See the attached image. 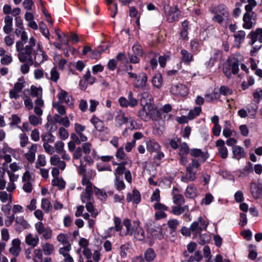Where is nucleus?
<instances>
[{
	"instance_id": "18",
	"label": "nucleus",
	"mask_w": 262,
	"mask_h": 262,
	"mask_svg": "<svg viewBox=\"0 0 262 262\" xmlns=\"http://www.w3.org/2000/svg\"><path fill=\"white\" fill-rule=\"evenodd\" d=\"M173 203L177 205H183L185 203V201L183 195L180 193V190L174 187L171 192Z\"/></svg>"
},
{
	"instance_id": "31",
	"label": "nucleus",
	"mask_w": 262,
	"mask_h": 262,
	"mask_svg": "<svg viewBox=\"0 0 262 262\" xmlns=\"http://www.w3.org/2000/svg\"><path fill=\"white\" fill-rule=\"evenodd\" d=\"M184 194L186 198L193 199L197 196L198 190L194 185L190 184L186 188Z\"/></svg>"
},
{
	"instance_id": "5",
	"label": "nucleus",
	"mask_w": 262,
	"mask_h": 262,
	"mask_svg": "<svg viewBox=\"0 0 262 262\" xmlns=\"http://www.w3.org/2000/svg\"><path fill=\"white\" fill-rule=\"evenodd\" d=\"M129 78L133 79L134 86L139 89H144L147 84V76L146 73L141 72L139 74L127 71Z\"/></svg>"
},
{
	"instance_id": "61",
	"label": "nucleus",
	"mask_w": 262,
	"mask_h": 262,
	"mask_svg": "<svg viewBox=\"0 0 262 262\" xmlns=\"http://www.w3.org/2000/svg\"><path fill=\"white\" fill-rule=\"evenodd\" d=\"M54 60L55 62L57 63L59 69L61 70L64 69V66L67 62V60L64 58L59 59V57L57 55L54 56Z\"/></svg>"
},
{
	"instance_id": "50",
	"label": "nucleus",
	"mask_w": 262,
	"mask_h": 262,
	"mask_svg": "<svg viewBox=\"0 0 262 262\" xmlns=\"http://www.w3.org/2000/svg\"><path fill=\"white\" fill-rule=\"evenodd\" d=\"M52 184L53 186H57L59 189H62L65 187L66 183L62 178H56L52 180Z\"/></svg>"
},
{
	"instance_id": "48",
	"label": "nucleus",
	"mask_w": 262,
	"mask_h": 262,
	"mask_svg": "<svg viewBox=\"0 0 262 262\" xmlns=\"http://www.w3.org/2000/svg\"><path fill=\"white\" fill-rule=\"evenodd\" d=\"M152 83L157 88H160L162 84V77L160 74L157 73L155 75L152 79Z\"/></svg>"
},
{
	"instance_id": "49",
	"label": "nucleus",
	"mask_w": 262,
	"mask_h": 262,
	"mask_svg": "<svg viewBox=\"0 0 262 262\" xmlns=\"http://www.w3.org/2000/svg\"><path fill=\"white\" fill-rule=\"evenodd\" d=\"M114 186L115 188L118 191L124 190L125 188L124 182L122 180L120 179L119 176L115 177Z\"/></svg>"
},
{
	"instance_id": "7",
	"label": "nucleus",
	"mask_w": 262,
	"mask_h": 262,
	"mask_svg": "<svg viewBox=\"0 0 262 262\" xmlns=\"http://www.w3.org/2000/svg\"><path fill=\"white\" fill-rule=\"evenodd\" d=\"M167 20L169 23L177 20L180 15V12L176 6H165L164 7Z\"/></svg>"
},
{
	"instance_id": "30",
	"label": "nucleus",
	"mask_w": 262,
	"mask_h": 262,
	"mask_svg": "<svg viewBox=\"0 0 262 262\" xmlns=\"http://www.w3.org/2000/svg\"><path fill=\"white\" fill-rule=\"evenodd\" d=\"M4 32L7 34H9L13 31V18L9 15L6 16L4 19Z\"/></svg>"
},
{
	"instance_id": "29",
	"label": "nucleus",
	"mask_w": 262,
	"mask_h": 262,
	"mask_svg": "<svg viewBox=\"0 0 262 262\" xmlns=\"http://www.w3.org/2000/svg\"><path fill=\"white\" fill-rule=\"evenodd\" d=\"M15 225L17 227L20 228L21 229H27L31 226L23 216H18L16 217Z\"/></svg>"
},
{
	"instance_id": "27",
	"label": "nucleus",
	"mask_w": 262,
	"mask_h": 262,
	"mask_svg": "<svg viewBox=\"0 0 262 262\" xmlns=\"http://www.w3.org/2000/svg\"><path fill=\"white\" fill-rule=\"evenodd\" d=\"M146 145L147 151L150 152L158 151L161 149V146L159 143L153 139L147 140Z\"/></svg>"
},
{
	"instance_id": "35",
	"label": "nucleus",
	"mask_w": 262,
	"mask_h": 262,
	"mask_svg": "<svg viewBox=\"0 0 262 262\" xmlns=\"http://www.w3.org/2000/svg\"><path fill=\"white\" fill-rule=\"evenodd\" d=\"M234 42L237 48L240 47L241 43L244 40L246 36V33L244 31L239 30L236 32L233 35Z\"/></svg>"
},
{
	"instance_id": "37",
	"label": "nucleus",
	"mask_w": 262,
	"mask_h": 262,
	"mask_svg": "<svg viewBox=\"0 0 262 262\" xmlns=\"http://www.w3.org/2000/svg\"><path fill=\"white\" fill-rule=\"evenodd\" d=\"M41 250L45 255H50L54 251V246L52 244L46 242L41 245Z\"/></svg>"
},
{
	"instance_id": "20",
	"label": "nucleus",
	"mask_w": 262,
	"mask_h": 262,
	"mask_svg": "<svg viewBox=\"0 0 262 262\" xmlns=\"http://www.w3.org/2000/svg\"><path fill=\"white\" fill-rule=\"evenodd\" d=\"M20 245L21 242L19 238L13 239L11 242V247L9 250V252L15 257L18 256L21 250Z\"/></svg>"
},
{
	"instance_id": "57",
	"label": "nucleus",
	"mask_w": 262,
	"mask_h": 262,
	"mask_svg": "<svg viewBox=\"0 0 262 262\" xmlns=\"http://www.w3.org/2000/svg\"><path fill=\"white\" fill-rule=\"evenodd\" d=\"M19 145L21 147H26L29 143V138L26 134L22 133L18 136Z\"/></svg>"
},
{
	"instance_id": "32",
	"label": "nucleus",
	"mask_w": 262,
	"mask_h": 262,
	"mask_svg": "<svg viewBox=\"0 0 262 262\" xmlns=\"http://www.w3.org/2000/svg\"><path fill=\"white\" fill-rule=\"evenodd\" d=\"M53 131L52 128H51L49 130V132L43 133L41 134V138L43 142V144L52 143L54 142L55 138L51 133Z\"/></svg>"
},
{
	"instance_id": "54",
	"label": "nucleus",
	"mask_w": 262,
	"mask_h": 262,
	"mask_svg": "<svg viewBox=\"0 0 262 262\" xmlns=\"http://www.w3.org/2000/svg\"><path fill=\"white\" fill-rule=\"evenodd\" d=\"M94 201H91L86 203L85 208L87 211L92 214V216L94 217H96L98 214V212L96 210L93 206V202Z\"/></svg>"
},
{
	"instance_id": "21",
	"label": "nucleus",
	"mask_w": 262,
	"mask_h": 262,
	"mask_svg": "<svg viewBox=\"0 0 262 262\" xmlns=\"http://www.w3.org/2000/svg\"><path fill=\"white\" fill-rule=\"evenodd\" d=\"M215 146L218 148V154L222 159H226L228 155V151L225 145V142L222 139L217 140L215 142Z\"/></svg>"
},
{
	"instance_id": "13",
	"label": "nucleus",
	"mask_w": 262,
	"mask_h": 262,
	"mask_svg": "<svg viewBox=\"0 0 262 262\" xmlns=\"http://www.w3.org/2000/svg\"><path fill=\"white\" fill-rule=\"evenodd\" d=\"M38 145L37 144H31L28 147L27 151L25 154L24 156L30 164L34 163L35 160L36 153L37 151Z\"/></svg>"
},
{
	"instance_id": "43",
	"label": "nucleus",
	"mask_w": 262,
	"mask_h": 262,
	"mask_svg": "<svg viewBox=\"0 0 262 262\" xmlns=\"http://www.w3.org/2000/svg\"><path fill=\"white\" fill-rule=\"evenodd\" d=\"M190 227L191 233L195 237H197L200 235L203 230L202 228L199 225V223L198 222H193Z\"/></svg>"
},
{
	"instance_id": "28",
	"label": "nucleus",
	"mask_w": 262,
	"mask_h": 262,
	"mask_svg": "<svg viewBox=\"0 0 262 262\" xmlns=\"http://www.w3.org/2000/svg\"><path fill=\"white\" fill-rule=\"evenodd\" d=\"M33 57H34L35 62L38 64H41L48 59V56L42 50H39L37 52L35 51Z\"/></svg>"
},
{
	"instance_id": "12",
	"label": "nucleus",
	"mask_w": 262,
	"mask_h": 262,
	"mask_svg": "<svg viewBox=\"0 0 262 262\" xmlns=\"http://www.w3.org/2000/svg\"><path fill=\"white\" fill-rule=\"evenodd\" d=\"M181 180L184 183H189L194 181L196 179V171L191 169L190 167H186V172H181Z\"/></svg>"
},
{
	"instance_id": "40",
	"label": "nucleus",
	"mask_w": 262,
	"mask_h": 262,
	"mask_svg": "<svg viewBox=\"0 0 262 262\" xmlns=\"http://www.w3.org/2000/svg\"><path fill=\"white\" fill-rule=\"evenodd\" d=\"M251 194L252 196L257 199L262 196V186L254 184L251 186Z\"/></svg>"
},
{
	"instance_id": "63",
	"label": "nucleus",
	"mask_w": 262,
	"mask_h": 262,
	"mask_svg": "<svg viewBox=\"0 0 262 262\" xmlns=\"http://www.w3.org/2000/svg\"><path fill=\"white\" fill-rule=\"evenodd\" d=\"M94 189L96 195L99 199L104 200L107 198V195L103 190L100 189L95 187H94Z\"/></svg>"
},
{
	"instance_id": "1",
	"label": "nucleus",
	"mask_w": 262,
	"mask_h": 262,
	"mask_svg": "<svg viewBox=\"0 0 262 262\" xmlns=\"http://www.w3.org/2000/svg\"><path fill=\"white\" fill-rule=\"evenodd\" d=\"M20 39L16 42V50L18 52L17 57L21 62H27L33 63V56L35 53L36 39L32 36L28 40L27 33L23 31L20 35Z\"/></svg>"
},
{
	"instance_id": "16",
	"label": "nucleus",
	"mask_w": 262,
	"mask_h": 262,
	"mask_svg": "<svg viewBox=\"0 0 262 262\" xmlns=\"http://www.w3.org/2000/svg\"><path fill=\"white\" fill-rule=\"evenodd\" d=\"M171 92L174 95L185 96L187 95L188 89L184 84H178L171 86Z\"/></svg>"
},
{
	"instance_id": "38",
	"label": "nucleus",
	"mask_w": 262,
	"mask_h": 262,
	"mask_svg": "<svg viewBox=\"0 0 262 262\" xmlns=\"http://www.w3.org/2000/svg\"><path fill=\"white\" fill-rule=\"evenodd\" d=\"M12 193L6 191H0V201L3 203H12L13 201Z\"/></svg>"
},
{
	"instance_id": "45",
	"label": "nucleus",
	"mask_w": 262,
	"mask_h": 262,
	"mask_svg": "<svg viewBox=\"0 0 262 262\" xmlns=\"http://www.w3.org/2000/svg\"><path fill=\"white\" fill-rule=\"evenodd\" d=\"M47 164L46 157L43 154L38 155L35 162V168L38 169L46 166Z\"/></svg>"
},
{
	"instance_id": "39",
	"label": "nucleus",
	"mask_w": 262,
	"mask_h": 262,
	"mask_svg": "<svg viewBox=\"0 0 262 262\" xmlns=\"http://www.w3.org/2000/svg\"><path fill=\"white\" fill-rule=\"evenodd\" d=\"M133 235L135 239L139 241H142L145 238V232L140 225L135 230Z\"/></svg>"
},
{
	"instance_id": "59",
	"label": "nucleus",
	"mask_w": 262,
	"mask_h": 262,
	"mask_svg": "<svg viewBox=\"0 0 262 262\" xmlns=\"http://www.w3.org/2000/svg\"><path fill=\"white\" fill-rule=\"evenodd\" d=\"M54 150L58 154L64 150V143L62 141H57L54 144Z\"/></svg>"
},
{
	"instance_id": "19",
	"label": "nucleus",
	"mask_w": 262,
	"mask_h": 262,
	"mask_svg": "<svg viewBox=\"0 0 262 262\" xmlns=\"http://www.w3.org/2000/svg\"><path fill=\"white\" fill-rule=\"evenodd\" d=\"M190 155L194 158H198L200 162H204L209 157L207 151H203L199 148H193L190 150Z\"/></svg>"
},
{
	"instance_id": "6",
	"label": "nucleus",
	"mask_w": 262,
	"mask_h": 262,
	"mask_svg": "<svg viewBox=\"0 0 262 262\" xmlns=\"http://www.w3.org/2000/svg\"><path fill=\"white\" fill-rule=\"evenodd\" d=\"M34 228L38 234V235H41L42 238L45 240L51 239L53 235L52 229L46 227L41 222H38L34 225Z\"/></svg>"
},
{
	"instance_id": "24",
	"label": "nucleus",
	"mask_w": 262,
	"mask_h": 262,
	"mask_svg": "<svg viewBox=\"0 0 262 262\" xmlns=\"http://www.w3.org/2000/svg\"><path fill=\"white\" fill-rule=\"evenodd\" d=\"M91 123L94 125L95 129L99 132H104L106 129L102 121L99 119L95 115H93L90 119Z\"/></svg>"
},
{
	"instance_id": "9",
	"label": "nucleus",
	"mask_w": 262,
	"mask_h": 262,
	"mask_svg": "<svg viewBox=\"0 0 262 262\" xmlns=\"http://www.w3.org/2000/svg\"><path fill=\"white\" fill-rule=\"evenodd\" d=\"M257 14L255 13H245L243 18V27L246 29L252 28L256 24Z\"/></svg>"
},
{
	"instance_id": "11",
	"label": "nucleus",
	"mask_w": 262,
	"mask_h": 262,
	"mask_svg": "<svg viewBox=\"0 0 262 262\" xmlns=\"http://www.w3.org/2000/svg\"><path fill=\"white\" fill-rule=\"evenodd\" d=\"M57 98L59 103H65L70 107L74 106V99L72 97L63 90H60L57 94Z\"/></svg>"
},
{
	"instance_id": "55",
	"label": "nucleus",
	"mask_w": 262,
	"mask_h": 262,
	"mask_svg": "<svg viewBox=\"0 0 262 262\" xmlns=\"http://www.w3.org/2000/svg\"><path fill=\"white\" fill-rule=\"evenodd\" d=\"M34 256L33 260L34 262H41L42 259V251L40 249H35L33 251Z\"/></svg>"
},
{
	"instance_id": "42",
	"label": "nucleus",
	"mask_w": 262,
	"mask_h": 262,
	"mask_svg": "<svg viewBox=\"0 0 262 262\" xmlns=\"http://www.w3.org/2000/svg\"><path fill=\"white\" fill-rule=\"evenodd\" d=\"M30 95L32 97L42 98V89L40 86L32 85L30 88Z\"/></svg>"
},
{
	"instance_id": "44",
	"label": "nucleus",
	"mask_w": 262,
	"mask_h": 262,
	"mask_svg": "<svg viewBox=\"0 0 262 262\" xmlns=\"http://www.w3.org/2000/svg\"><path fill=\"white\" fill-rule=\"evenodd\" d=\"M182 55V60L183 62L186 64H189L193 60V55L189 53L187 50H182L181 51Z\"/></svg>"
},
{
	"instance_id": "64",
	"label": "nucleus",
	"mask_w": 262,
	"mask_h": 262,
	"mask_svg": "<svg viewBox=\"0 0 262 262\" xmlns=\"http://www.w3.org/2000/svg\"><path fill=\"white\" fill-rule=\"evenodd\" d=\"M199 238L198 239V241L199 243L201 245H205L206 243H208L210 240V236L207 234H204L198 235Z\"/></svg>"
},
{
	"instance_id": "60",
	"label": "nucleus",
	"mask_w": 262,
	"mask_h": 262,
	"mask_svg": "<svg viewBox=\"0 0 262 262\" xmlns=\"http://www.w3.org/2000/svg\"><path fill=\"white\" fill-rule=\"evenodd\" d=\"M201 112V107L200 106L195 107L193 110H191L189 111L188 115V118L191 120L193 119L196 116H199Z\"/></svg>"
},
{
	"instance_id": "53",
	"label": "nucleus",
	"mask_w": 262,
	"mask_h": 262,
	"mask_svg": "<svg viewBox=\"0 0 262 262\" xmlns=\"http://www.w3.org/2000/svg\"><path fill=\"white\" fill-rule=\"evenodd\" d=\"M92 193H89L88 192L83 191L80 196V199L82 202L83 203H86L91 201H94L93 198L92 197Z\"/></svg>"
},
{
	"instance_id": "14",
	"label": "nucleus",
	"mask_w": 262,
	"mask_h": 262,
	"mask_svg": "<svg viewBox=\"0 0 262 262\" xmlns=\"http://www.w3.org/2000/svg\"><path fill=\"white\" fill-rule=\"evenodd\" d=\"M39 238L37 234L29 233L25 237V244L32 248L37 247L39 244Z\"/></svg>"
},
{
	"instance_id": "15",
	"label": "nucleus",
	"mask_w": 262,
	"mask_h": 262,
	"mask_svg": "<svg viewBox=\"0 0 262 262\" xmlns=\"http://www.w3.org/2000/svg\"><path fill=\"white\" fill-rule=\"evenodd\" d=\"M116 125L118 127H120L122 125L129 121L130 124L132 125L134 122L133 118L131 117H126L125 116V114L123 112H120L118 113L115 117Z\"/></svg>"
},
{
	"instance_id": "2",
	"label": "nucleus",
	"mask_w": 262,
	"mask_h": 262,
	"mask_svg": "<svg viewBox=\"0 0 262 262\" xmlns=\"http://www.w3.org/2000/svg\"><path fill=\"white\" fill-rule=\"evenodd\" d=\"M142 109L138 112V116L144 121L157 120L160 116V111L155 107L154 102L142 106Z\"/></svg>"
},
{
	"instance_id": "36",
	"label": "nucleus",
	"mask_w": 262,
	"mask_h": 262,
	"mask_svg": "<svg viewBox=\"0 0 262 262\" xmlns=\"http://www.w3.org/2000/svg\"><path fill=\"white\" fill-rule=\"evenodd\" d=\"M233 157L237 159H240L245 157L246 153L243 147L239 146H234L232 147Z\"/></svg>"
},
{
	"instance_id": "52",
	"label": "nucleus",
	"mask_w": 262,
	"mask_h": 262,
	"mask_svg": "<svg viewBox=\"0 0 262 262\" xmlns=\"http://www.w3.org/2000/svg\"><path fill=\"white\" fill-rule=\"evenodd\" d=\"M248 4L245 6L246 10L245 13H255L252 11V10L257 5V3L255 0H247Z\"/></svg>"
},
{
	"instance_id": "33",
	"label": "nucleus",
	"mask_w": 262,
	"mask_h": 262,
	"mask_svg": "<svg viewBox=\"0 0 262 262\" xmlns=\"http://www.w3.org/2000/svg\"><path fill=\"white\" fill-rule=\"evenodd\" d=\"M140 101L142 106L147 105L154 102L152 96L148 93L144 92L140 95Z\"/></svg>"
},
{
	"instance_id": "23",
	"label": "nucleus",
	"mask_w": 262,
	"mask_h": 262,
	"mask_svg": "<svg viewBox=\"0 0 262 262\" xmlns=\"http://www.w3.org/2000/svg\"><path fill=\"white\" fill-rule=\"evenodd\" d=\"M50 163L51 165L56 166L62 170H63L66 166V163L61 160L59 156L57 155H53L50 157Z\"/></svg>"
},
{
	"instance_id": "25",
	"label": "nucleus",
	"mask_w": 262,
	"mask_h": 262,
	"mask_svg": "<svg viewBox=\"0 0 262 262\" xmlns=\"http://www.w3.org/2000/svg\"><path fill=\"white\" fill-rule=\"evenodd\" d=\"M151 236L155 238L161 239L164 238L165 232L163 229L160 226H155L149 229Z\"/></svg>"
},
{
	"instance_id": "10",
	"label": "nucleus",
	"mask_w": 262,
	"mask_h": 262,
	"mask_svg": "<svg viewBox=\"0 0 262 262\" xmlns=\"http://www.w3.org/2000/svg\"><path fill=\"white\" fill-rule=\"evenodd\" d=\"M85 167V165L83 163V161L81 160L80 164L78 166V170L79 174L82 176V179L86 178V179L89 180V181L93 179L96 175L95 170L93 169H89V171L86 172Z\"/></svg>"
},
{
	"instance_id": "41",
	"label": "nucleus",
	"mask_w": 262,
	"mask_h": 262,
	"mask_svg": "<svg viewBox=\"0 0 262 262\" xmlns=\"http://www.w3.org/2000/svg\"><path fill=\"white\" fill-rule=\"evenodd\" d=\"M28 120L29 123L34 126H37L42 124L41 117L36 116L34 114L30 115L28 117Z\"/></svg>"
},
{
	"instance_id": "47",
	"label": "nucleus",
	"mask_w": 262,
	"mask_h": 262,
	"mask_svg": "<svg viewBox=\"0 0 262 262\" xmlns=\"http://www.w3.org/2000/svg\"><path fill=\"white\" fill-rule=\"evenodd\" d=\"M41 207L46 213H49L52 209V205L48 199L43 198L41 200Z\"/></svg>"
},
{
	"instance_id": "34",
	"label": "nucleus",
	"mask_w": 262,
	"mask_h": 262,
	"mask_svg": "<svg viewBox=\"0 0 262 262\" xmlns=\"http://www.w3.org/2000/svg\"><path fill=\"white\" fill-rule=\"evenodd\" d=\"M189 211L188 205L182 206V205H177L172 207L171 213L176 215H180L181 214L187 212Z\"/></svg>"
},
{
	"instance_id": "4",
	"label": "nucleus",
	"mask_w": 262,
	"mask_h": 262,
	"mask_svg": "<svg viewBox=\"0 0 262 262\" xmlns=\"http://www.w3.org/2000/svg\"><path fill=\"white\" fill-rule=\"evenodd\" d=\"M242 58L240 54L233 55L230 57L228 60L227 66L224 68V73L225 76L230 78L231 74H236L239 71V62Z\"/></svg>"
},
{
	"instance_id": "51",
	"label": "nucleus",
	"mask_w": 262,
	"mask_h": 262,
	"mask_svg": "<svg viewBox=\"0 0 262 262\" xmlns=\"http://www.w3.org/2000/svg\"><path fill=\"white\" fill-rule=\"evenodd\" d=\"M156 254L155 251L151 248H148L145 252L144 258L147 261H152L156 257Z\"/></svg>"
},
{
	"instance_id": "17",
	"label": "nucleus",
	"mask_w": 262,
	"mask_h": 262,
	"mask_svg": "<svg viewBox=\"0 0 262 262\" xmlns=\"http://www.w3.org/2000/svg\"><path fill=\"white\" fill-rule=\"evenodd\" d=\"M80 147L82 148L83 152L85 154V156L83 157V160L89 164H92L93 163V161L91 157L89 156L92 150V144L90 142H85L83 143Z\"/></svg>"
},
{
	"instance_id": "56",
	"label": "nucleus",
	"mask_w": 262,
	"mask_h": 262,
	"mask_svg": "<svg viewBox=\"0 0 262 262\" xmlns=\"http://www.w3.org/2000/svg\"><path fill=\"white\" fill-rule=\"evenodd\" d=\"M73 152V160H82L85 161L82 158L83 151L80 146L77 147Z\"/></svg>"
},
{
	"instance_id": "62",
	"label": "nucleus",
	"mask_w": 262,
	"mask_h": 262,
	"mask_svg": "<svg viewBox=\"0 0 262 262\" xmlns=\"http://www.w3.org/2000/svg\"><path fill=\"white\" fill-rule=\"evenodd\" d=\"M127 100L128 106L133 107L137 105L138 100L133 97V93L131 91L128 93Z\"/></svg>"
},
{
	"instance_id": "58",
	"label": "nucleus",
	"mask_w": 262,
	"mask_h": 262,
	"mask_svg": "<svg viewBox=\"0 0 262 262\" xmlns=\"http://www.w3.org/2000/svg\"><path fill=\"white\" fill-rule=\"evenodd\" d=\"M53 106L54 108L56 110L57 112L58 113V114L62 116L66 114V111L65 107L61 104L59 102H56L53 103Z\"/></svg>"
},
{
	"instance_id": "46",
	"label": "nucleus",
	"mask_w": 262,
	"mask_h": 262,
	"mask_svg": "<svg viewBox=\"0 0 262 262\" xmlns=\"http://www.w3.org/2000/svg\"><path fill=\"white\" fill-rule=\"evenodd\" d=\"M81 184L83 186H85V188L83 190L84 191L93 193V189L94 186H93V184L90 181L87 180L86 178H84V179H82L81 180Z\"/></svg>"
},
{
	"instance_id": "26",
	"label": "nucleus",
	"mask_w": 262,
	"mask_h": 262,
	"mask_svg": "<svg viewBox=\"0 0 262 262\" xmlns=\"http://www.w3.org/2000/svg\"><path fill=\"white\" fill-rule=\"evenodd\" d=\"M46 78L52 82L57 83L60 78V73L57 70L56 67L52 68L50 74H46Z\"/></svg>"
},
{
	"instance_id": "3",
	"label": "nucleus",
	"mask_w": 262,
	"mask_h": 262,
	"mask_svg": "<svg viewBox=\"0 0 262 262\" xmlns=\"http://www.w3.org/2000/svg\"><path fill=\"white\" fill-rule=\"evenodd\" d=\"M210 12L215 15L213 17L212 20L221 24L224 21L228 19L229 11L227 7L224 4H219L216 6H211L209 8Z\"/></svg>"
},
{
	"instance_id": "8",
	"label": "nucleus",
	"mask_w": 262,
	"mask_h": 262,
	"mask_svg": "<svg viewBox=\"0 0 262 262\" xmlns=\"http://www.w3.org/2000/svg\"><path fill=\"white\" fill-rule=\"evenodd\" d=\"M123 225L125 228L126 232L125 233L120 232V235L132 236L135 230L140 225V222L138 221H132L128 219H125L123 221Z\"/></svg>"
},
{
	"instance_id": "22",
	"label": "nucleus",
	"mask_w": 262,
	"mask_h": 262,
	"mask_svg": "<svg viewBox=\"0 0 262 262\" xmlns=\"http://www.w3.org/2000/svg\"><path fill=\"white\" fill-rule=\"evenodd\" d=\"M250 40L249 45H253L258 39L260 42H262V29L258 28L255 31L251 32L248 36Z\"/></svg>"
}]
</instances>
